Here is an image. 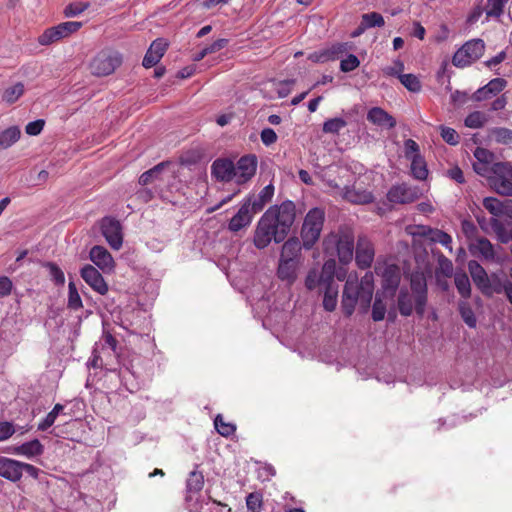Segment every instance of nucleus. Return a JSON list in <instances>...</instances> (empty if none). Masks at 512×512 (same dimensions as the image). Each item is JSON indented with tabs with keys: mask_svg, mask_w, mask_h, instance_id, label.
I'll return each mask as SVG.
<instances>
[{
	"mask_svg": "<svg viewBox=\"0 0 512 512\" xmlns=\"http://www.w3.org/2000/svg\"><path fill=\"white\" fill-rule=\"evenodd\" d=\"M295 217V204L290 200L269 207L259 219L254 231L253 243L256 248L264 249L272 240L276 243L284 241Z\"/></svg>",
	"mask_w": 512,
	"mask_h": 512,
	"instance_id": "obj_1",
	"label": "nucleus"
},
{
	"mask_svg": "<svg viewBox=\"0 0 512 512\" xmlns=\"http://www.w3.org/2000/svg\"><path fill=\"white\" fill-rule=\"evenodd\" d=\"M374 292V276L372 272H366L358 282L356 275L350 274L344 285L341 307L343 313L350 317L357 303L367 311L370 307Z\"/></svg>",
	"mask_w": 512,
	"mask_h": 512,
	"instance_id": "obj_2",
	"label": "nucleus"
},
{
	"mask_svg": "<svg viewBox=\"0 0 512 512\" xmlns=\"http://www.w3.org/2000/svg\"><path fill=\"white\" fill-rule=\"evenodd\" d=\"M411 292L407 288H401L397 298V306L402 316L412 315L413 310L419 317L425 314L428 302V289L423 273H413L410 279Z\"/></svg>",
	"mask_w": 512,
	"mask_h": 512,
	"instance_id": "obj_3",
	"label": "nucleus"
},
{
	"mask_svg": "<svg viewBox=\"0 0 512 512\" xmlns=\"http://www.w3.org/2000/svg\"><path fill=\"white\" fill-rule=\"evenodd\" d=\"M354 233L349 227H340L337 231L329 233L323 240V249L326 255L337 256L343 264H348L354 254Z\"/></svg>",
	"mask_w": 512,
	"mask_h": 512,
	"instance_id": "obj_4",
	"label": "nucleus"
},
{
	"mask_svg": "<svg viewBox=\"0 0 512 512\" xmlns=\"http://www.w3.org/2000/svg\"><path fill=\"white\" fill-rule=\"evenodd\" d=\"M325 221V212L321 208H313L306 214L302 229L301 239L305 249H311L320 238Z\"/></svg>",
	"mask_w": 512,
	"mask_h": 512,
	"instance_id": "obj_5",
	"label": "nucleus"
},
{
	"mask_svg": "<svg viewBox=\"0 0 512 512\" xmlns=\"http://www.w3.org/2000/svg\"><path fill=\"white\" fill-rule=\"evenodd\" d=\"M123 62L122 54L112 49H103L98 52L89 63L92 75L104 77L111 75Z\"/></svg>",
	"mask_w": 512,
	"mask_h": 512,
	"instance_id": "obj_6",
	"label": "nucleus"
},
{
	"mask_svg": "<svg viewBox=\"0 0 512 512\" xmlns=\"http://www.w3.org/2000/svg\"><path fill=\"white\" fill-rule=\"evenodd\" d=\"M491 187L500 195L512 196V165L506 162L492 164Z\"/></svg>",
	"mask_w": 512,
	"mask_h": 512,
	"instance_id": "obj_7",
	"label": "nucleus"
},
{
	"mask_svg": "<svg viewBox=\"0 0 512 512\" xmlns=\"http://www.w3.org/2000/svg\"><path fill=\"white\" fill-rule=\"evenodd\" d=\"M485 51V43L482 39L467 41L458 49L452 57V64L458 68H464L476 62Z\"/></svg>",
	"mask_w": 512,
	"mask_h": 512,
	"instance_id": "obj_8",
	"label": "nucleus"
},
{
	"mask_svg": "<svg viewBox=\"0 0 512 512\" xmlns=\"http://www.w3.org/2000/svg\"><path fill=\"white\" fill-rule=\"evenodd\" d=\"M83 26L79 21H67L60 23L56 26L47 28L39 37L38 43L43 46H48L52 43L60 41L70 35L76 33Z\"/></svg>",
	"mask_w": 512,
	"mask_h": 512,
	"instance_id": "obj_9",
	"label": "nucleus"
},
{
	"mask_svg": "<svg viewBox=\"0 0 512 512\" xmlns=\"http://www.w3.org/2000/svg\"><path fill=\"white\" fill-rule=\"evenodd\" d=\"M481 292L486 296L504 293L509 303L512 305V282L503 271L491 273L488 281L482 286Z\"/></svg>",
	"mask_w": 512,
	"mask_h": 512,
	"instance_id": "obj_10",
	"label": "nucleus"
},
{
	"mask_svg": "<svg viewBox=\"0 0 512 512\" xmlns=\"http://www.w3.org/2000/svg\"><path fill=\"white\" fill-rule=\"evenodd\" d=\"M101 233L114 250H119L123 244L122 226L113 217H104L100 222Z\"/></svg>",
	"mask_w": 512,
	"mask_h": 512,
	"instance_id": "obj_11",
	"label": "nucleus"
},
{
	"mask_svg": "<svg viewBox=\"0 0 512 512\" xmlns=\"http://www.w3.org/2000/svg\"><path fill=\"white\" fill-rule=\"evenodd\" d=\"M351 49L349 43L337 42L329 46L328 48L315 51L310 54L309 59L315 63H326L329 61H335L341 58L348 50Z\"/></svg>",
	"mask_w": 512,
	"mask_h": 512,
	"instance_id": "obj_12",
	"label": "nucleus"
},
{
	"mask_svg": "<svg viewBox=\"0 0 512 512\" xmlns=\"http://www.w3.org/2000/svg\"><path fill=\"white\" fill-rule=\"evenodd\" d=\"M257 157L254 154L242 156L235 165V181L244 184L251 180L257 170Z\"/></svg>",
	"mask_w": 512,
	"mask_h": 512,
	"instance_id": "obj_13",
	"label": "nucleus"
},
{
	"mask_svg": "<svg viewBox=\"0 0 512 512\" xmlns=\"http://www.w3.org/2000/svg\"><path fill=\"white\" fill-rule=\"evenodd\" d=\"M375 256L372 242L365 236H359L355 248V261L360 269H367L371 266Z\"/></svg>",
	"mask_w": 512,
	"mask_h": 512,
	"instance_id": "obj_14",
	"label": "nucleus"
},
{
	"mask_svg": "<svg viewBox=\"0 0 512 512\" xmlns=\"http://www.w3.org/2000/svg\"><path fill=\"white\" fill-rule=\"evenodd\" d=\"M82 279L97 293L105 295L108 285L101 273L92 265H85L80 271Z\"/></svg>",
	"mask_w": 512,
	"mask_h": 512,
	"instance_id": "obj_15",
	"label": "nucleus"
},
{
	"mask_svg": "<svg viewBox=\"0 0 512 512\" xmlns=\"http://www.w3.org/2000/svg\"><path fill=\"white\" fill-rule=\"evenodd\" d=\"M507 86V81L503 78H494L486 85L477 89L471 96V100L481 102L498 95Z\"/></svg>",
	"mask_w": 512,
	"mask_h": 512,
	"instance_id": "obj_16",
	"label": "nucleus"
},
{
	"mask_svg": "<svg viewBox=\"0 0 512 512\" xmlns=\"http://www.w3.org/2000/svg\"><path fill=\"white\" fill-rule=\"evenodd\" d=\"M274 195V186L269 184L265 186L257 195H249L247 196L243 202L248 205V207L255 214L261 212L267 203H269Z\"/></svg>",
	"mask_w": 512,
	"mask_h": 512,
	"instance_id": "obj_17",
	"label": "nucleus"
},
{
	"mask_svg": "<svg viewBox=\"0 0 512 512\" xmlns=\"http://www.w3.org/2000/svg\"><path fill=\"white\" fill-rule=\"evenodd\" d=\"M387 198L392 203L406 204L414 202L418 198V192L407 184H400L389 190Z\"/></svg>",
	"mask_w": 512,
	"mask_h": 512,
	"instance_id": "obj_18",
	"label": "nucleus"
},
{
	"mask_svg": "<svg viewBox=\"0 0 512 512\" xmlns=\"http://www.w3.org/2000/svg\"><path fill=\"white\" fill-rule=\"evenodd\" d=\"M254 215L255 213L252 212L248 205L242 202L238 212L230 219L228 223V230L237 233L240 230L249 227Z\"/></svg>",
	"mask_w": 512,
	"mask_h": 512,
	"instance_id": "obj_19",
	"label": "nucleus"
},
{
	"mask_svg": "<svg viewBox=\"0 0 512 512\" xmlns=\"http://www.w3.org/2000/svg\"><path fill=\"white\" fill-rule=\"evenodd\" d=\"M211 173L217 180L229 182L235 179V164L226 158L216 159L211 166Z\"/></svg>",
	"mask_w": 512,
	"mask_h": 512,
	"instance_id": "obj_20",
	"label": "nucleus"
},
{
	"mask_svg": "<svg viewBox=\"0 0 512 512\" xmlns=\"http://www.w3.org/2000/svg\"><path fill=\"white\" fill-rule=\"evenodd\" d=\"M167 46V42L161 38L154 40L143 58L142 65L145 68H152L157 65L164 56Z\"/></svg>",
	"mask_w": 512,
	"mask_h": 512,
	"instance_id": "obj_21",
	"label": "nucleus"
},
{
	"mask_svg": "<svg viewBox=\"0 0 512 512\" xmlns=\"http://www.w3.org/2000/svg\"><path fill=\"white\" fill-rule=\"evenodd\" d=\"M90 260L103 272L111 271L114 267V260L110 252L103 246L96 245L89 253Z\"/></svg>",
	"mask_w": 512,
	"mask_h": 512,
	"instance_id": "obj_22",
	"label": "nucleus"
},
{
	"mask_svg": "<svg viewBox=\"0 0 512 512\" xmlns=\"http://www.w3.org/2000/svg\"><path fill=\"white\" fill-rule=\"evenodd\" d=\"M20 461L0 456V476L16 483L21 480Z\"/></svg>",
	"mask_w": 512,
	"mask_h": 512,
	"instance_id": "obj_23",
	"label": "nucleus"
},
{
	"mask_svg": "<svg viewBox=\"0 0 512 512\" xmlns=\"http://www.w3.org/2000/svg\"><path fill=\"white\" fill-rule=\"evenodd\" d=\"M367 120L380 127L392 129L396 126L395 118L381 107H373L367 113Z\"/></svg>",
	"mask_w": 512,
	"mask_h": 512,
	"instance_id": "obj_24",
	"label": "nucleus"
},
{
	"mask_svg": "<svg viewBox=\"0 0 512 512\" xmlns=\"http://www.w3.org/2000/svg\"><path fill=\"white\" fill-rule=\"evenodd\" d=\"M400 283V272L397 266H387L382 273V289L394 294Z\"/></svg>",
	"mask_w": 512,
	"mask_h": 512,
	"instance_id": "obj_25",
	"label": "nucleus"
},
{
	"mask_svg": "<svg viewBox=\"0 0 512 512\" xmlns=\"http://www.w3.org/2000/svg\"><path fill=\"white\" fill-rule=\"evenodd\" d=\"M299 261L292 259H280L277 275L282 281L292 284L297 278Z\"/></svg>",
	"mask_w": 512,
	"mask_h": 512,
	"instance_id": "obj_26",
	"label": "nucleus"
},
{
	"mask_svg": "<svg viewBox=\"0 0 512 512\" xmlns=\"http://www.w3.org/2000/svg\"><path fill=\"white\" fill-rule=\"evenodd\" d=\"M343 198L354 204H368L373 202V194L367 190L345 187Z\"/></svg>",
	"mask_w": 512,
	"mask_h": 512,
	"instance_id": "obj_27",
	"label": "nucleus"
},
{
	"mask_svg": "<svg viewBox=\"0 0 512 512\" xmlns=\"http://www.w3.org/2000/svg\"><path fill=\"white\" fill-rule=\"evenodd\" d=\"M13 452L16 455L25 456L27 458H33L43 454L44 446L38 439H33L31 441L22 443L19 446H16Z\"/></svg>",
	"mask_w": 512,
	"mask_h": 512,
	"instance_id": "obj_28",
	"label": "nucleus"
},
{
	"mask_svg": "<svg viewBox=\"0 0 512 512\" xmlns=\"http://www.w3.org/2000/svg\"><path fill=\"white\" fill-rule=\"evenodd\" d=\"M204 486V475L202 472L194 470L189 473L186 481V500H191L194 494H198Z\"/></svg>",
	"mask_w": 512,
	"mask_h": 512,
	"instance_id": "obj_29",
	"label": "nucleus"
},
{
	"mask_svg": "<svg viewBox=\"0 0 512 512\" xmlns=\"http://www.w3.org/2000/svg\"><path fill=\"white\" fill-rule=\"evenodd\" d=\"M472 253L478 254L486 260H493L495 258V251L492 243L485 237H479L471 246Z\"/></svg>",
	"mask_w": 512,
	"mask_h": 512,
	"instance_id": "obj_30",
	"label": "nucleus"
},
{
	"mask_svg": "<svg viewBox=\"0 0 512 512\" xmlns=\"http://www.w3.org/2000/svg\"><path fill=\"white\" fill-rule=\"evenodd\" d=\"M301 243L297 237L289 238L282 246L280 259H292L300 262Z\"/></svg>",
	"mask_w": 512,
	"mask_h": 512,
	"instance_id": "obj_31",
	"label": "nucleus"
},
{
	"mask_svg": "<svg viewBox=\"0 0 512 512\" xmlns=\"http://www.w3.org/2000/svg\"><path fill=\"white\" fill-rule=\"evenodd\" d=\"M469 273L477 286V288L481 291L482 286L488 281V274L485 269L475 260H471L468 262Z\"/></svg>",
	"mask_w": 512,
	"mask_h": 512,
	"instance_id": "obj_32",
	"label": "nucleus"
},
{
	"mask_svg": "<svg viewBox=\"0 0 512 512\" xmlns=\"http://www.w3.org/2000/svg\"><path fill=\"white\" fill-rule=\"evenodd\" d=\"M21 136V131L18 126H10L7 129L0 131V150L8 149L15 144Z\"/></svg>",
	"mask_w": 512,
	"mask_h": 512,
	"instance_id": "obj_33",
	"label": "nucleus"
},
{
	"mask_svg": "<svg viewBox=\"0 0 512 512\" xmlns=\"http://www.w3.org/2000/svg\"><path fill=\"white\" fill-rule=\"evenodd\" d=\"M411 161V174L412 176L420 181L426 180L428 177V168L425 159L422 155H416Z\"/></svg>",
	"mask_w": 512,
	"mask_h": 512,
	"instance_id": "obj_34",
	"label": "nucleus"
},
{
	"mask_svg": "<svg viewBox=\"0 0 512 512\" xmlns=\"http://www.w3.org/2000/svg\"><path fill=\"white\" fill-rule=\"evenodd\" d=\"M454 283L462 298L468 299L471 296V284L468 275L459 271L454 274Z\"/></svg>",
	"mask_w": 512,
	"mask_h": 512,
	"instance_id": "obj_35",
	"label": "nucleus"
},
{
	"mask_svg": "<svg viewBox=\"0 0 512 512\" xmlns=\"http://www.w3.org/2000/svg\"><path fill=\"white\" fill-rule=\"evenodd\" d=\"M324 289V298H323V306L325 310L332 312L335 310L337 305V286H334V284L327 283L322 288Z\"/></svg>",
	"mask_w": 512,
	"mask_h": 512,
	"instance_id": "obj_36",
	"label": "nucleus"
},
{
	"mask_svg": "<svg viewBox=\"0 0 512 512\" xmlns=\"http://www.w3.org/2000/svg\"><path fill=\"white\" fill-rule=\"evenodd\" d=\"M483 206L494 216H500L502 214L507 215V200L502 202L497 198L486 197L483 200Z\"/></svg>",
	"mask_w": 512,
	"mask_h": 512,
	"instance_id": "obj_37",
	"label": "nucleus"
},
{
	"mask_svg": "<svg viewBox=\"0 0 512 512\" xmlns=\"http://www.w3.org/2000/svg\"><path fill=\"white\" fill-rule=\"evenodd\" d=\"M168 165H169V162H161V163L155 165L153 168L145 171L139 177V184L142 186H146V185L152 183L154 180L159 178L160 173Z\"/></svg>",
	"mask_w": 512,
	"mask_h": 512,
	"instance_id": "obj_38",
	"label": "nucleus"
},
{
	"mask_svg": "<svg viewBox=\"0 0 512 512\" xmlns=\"http://www.w3.org/2000/svg\"><path fill=\"white\" fill-rule=\"evenodd\" d=\"M25 92V87L22 82H18L15 85L8 87L4 90L2 100L11 105L15 103Z\"/></svg>",
	"mask_w": 512,
	"mask_h": 512,
	"instance_id": "obj_39",
	"label": "nucleus"
},
{
	"mask_svg": "<svg viewBox=\"0 0 512 512\" xmlns=\"http://www.w3.org/2000/svg\"><path fill=\"white\" fill-rule=\"evenodd\" d=\"M487 121L488 117L485 113L481 111H474L467 115L464 120V124L468 128L478 129L482 128Z\"/></svg>",
	"mask_w": 512,
	"mask_h": 512,
	"instance_id": "obj_40",
	"label": "nucleus"
},
{
	"mask_svg": "<svg viewBox=\"0 0 512 512\" xmlns=\"http://www.w3.org/2000/svg\"><path fill=\"white\" fill-rule=\"evenodd\" d=\"M458 308L461 318L465 324L470 328H475L477 320L471 305L467 301H460Z\"/></svg>",
	"mask_w": 512,
	"mask_h": 512,
	"instance_id": "obj_41",
	"label": "nucleus"
},
{
	"mask_svg": "<svg viewBox=\"0 0 512 512\" xmlns=\"http://www.w3.org/2000/svg\"><path fill=\"white\" fill-rule=\"evenodd\" d=\"M423 234L428 236L432 242L440 243L446 248L450 247V245L452 243L451 236L449 234H447L446 232L439 230V229L428 228V231L423 232Z\"/></svg>",
	"mask_w": 512,
	"mask_h": 512,
	"instance_id": "obj_42",
	"label": "nucleus"
},
{
	"mask_svg": "<svg viewBox=\"0 0 512 512\" xmlns=\"http://www.w3.org/2000/svg\"><path fill=\"white\" fill-rule=\"evenodd\" d=\"M508 0H487L485 13L487 17L499 18L504 13V7Z\"/></svg>",
	"mask_w": 512,
	"mask_h": 512,
	"instance_id": "obj_43",
	"label": "nucleus"
},
{
	"mask_svg": "<svg viewBox=\"0 0 512 512\" xmlns=\"http://www.w3.org/2000/svg\"><path fill=\"white\" fill-rule=\"evenodd\" d=\"M335 273H336L335 259L332 258V259L326 260L323 265L319 281L323 284H327V283L335 284L334 283Z\"/></svg>",
	"mask_w": 512,
	"mask_h": 512,
	"instance_id": "obj_44",
	"label": "nucleus"
},
{
	"mask_svg": "<svg viewBox=\"0 0 512 512\" xmlns=\"http://www.w3.org/2000/svg\"><path fill=\"white\" fill-rule=\"evenodd\" d=\"M64 406L62 404L57 403L53 409L46 415V417L38 424L39 431H46L50 428L56 421L57 416L60 412H62Z\"/></svg>",
	"mask_w": 512,
	"mask_h": 512,
	"instance_id": "obj_45",
	"label": "nucleus"
},
{
	"mask_svg": "<svg viewBox=\"0 0 512 512\" xmlns=\"http://www.w3.org/2000/svg\"><path fill=\"white\" fill-rule=\"evenodd\" d=\"M214 426L217 432L224 437H229L236 431V426L232 423L225 422L221 414L215 417Z\"/></svg>",
	"mask_w": 512,
	"mask_h": 512,
	"instance_id": "obj_46",
	"label": "nucleus"
},
{
	"mask_svg": "<svg viewBox=\"0 0 512 512\" xmlns=\"http://www.w3.org/2000/svg\"><path fill=\"white\" fill-rule=\"evenodd\" d=\"M361 20L363 21V25L366 26L367 29L383 27L385 25V20L383 16L378 12H369L362 14Z\"/></svg>",
	"mask_w": 512,
	"mask_h": 512,
	"instance_id": "obj_47",
	"label": "nucleus"
},
{
	"mask_svg": "<svg viewBox=\"0 0 512 512\" xmlns=\"http://www.w3.org/2000/svg\"><path fill=\"white\" fill-rule=\"evenodd\" d=\"M82 307V300L76 285L74 282L70 281L68 284V308L72 310H79Z\"/></svg>",
	"mask_w": 512,
	"mask_h": 512,
	"instance_id": "obj_48",
	"label": "nucleus"
},
{
	"mask_svg": "<svg viewBox=\"0 0 512 512\" xmlns=\"http://www.w3.org/2000/svg\"><path fill=\"white\" fill-rule=\"evenodd\" d=\"M401 84L411 92H419L421 90V82L414 74L399 75Z\"/></svg>",
	"mask_w": 512,
	"mask_h": 512,
	"instance_id": "obj_49",
	"label": "nucleus"
},
{
	"mask_svg": "<svg viewBox=\"0 0 512 512\" xmlns=\"http://www.w3.org/2000/svg\"><path fill=\"white\" fill-rule=\"evenodd\" d=\"M491 135L500 144H512V130L505 127H497L491 130Z\"/></svg>",
	"mask_w": 512,
	"mask_h": 512,
	"instance_id": "obj_50",
	"label": "nucleus"
},
{
	"mask_svg": "<svg viewBox=\"0 0 512 512\" xmlns=\"http://www.w3.org/2000/svg\"><path fill=\"white\" fill-rule=\"evenodd\" d=\"M347 122L343 118H331L324 122L323 132L337 134L341 129L346 127Z\"/></svg>",
	"mask_w": 512,
	"mask_h": 512,
	"instance_id": "obj_51",
	"label": "nucleus"
},
{
	"mask_svg": "<svg viewBox=\"0 0 512 512\" xmlns=\"http://www.w3.org/2000/svg\"><path fill=\"white\" fill-rule=\"evenodd\" d=\"M247 509L251 512H260L263 506V496L259 492H252L246 497Z\"/></svg>",
	"mask_w": 512,
	"mask_h": 512,
	"instance_id": "obj_52",
	"label": "nucleus"
},
{
	"mask_svg": "<svg viewBox=\"0 0 512 512\" xmlns=\"http://www.w3.org/2000/svg\"><path fill=\"white\" fill-rule=\"evenodd\" d=\"M44 266L48 269L49 275L56 285H64L65 276L57 264L53 262H47L44 264Z\"/></svg>",
	"mask_w": 512,
	"mask_h": 512,
	"instance_id": "obj_53",
	"label": "nucleus"
},
{
	"mask_svg": "<svg viewBox=\"0 0 512 512\" xmlns=\"http://www.w3.org/2000/svg\"><path fill=\"white\" fill-rule=\"evenodd\" d=\"M386 313V305L385 303L378 297V294L375 297V301L372 306V319L375 322L382 321L385 317Z\"/></svg>",
	"mask_w": 512,
	"mask_h": 512,
	"instance_id": "obj_54",
	"label": "nucleus"
},
{
	"mask_svg": "<svg viewBox=\"0 0 512 512\" xmlns=\"http://www.w3.org/2000/svg\"><path fill=\"white\" fill-rule=\"evenodd\" d=\"M440 130L441 137L446 143L450 145H457L459 143L460 136L455 129L446 126H440Z\"/></svg>",
	"mask_w": 512,
	"mask_h": 512,
	"instance_id": "obj_55",
	"label": "nucleus"
},
{
	"mask_svg": "<svg viewBox=\"0 0 512 512\" xmlns=\"http://www.w3.org/2000/svg\"><path fill=\"white\" fill-rule=\"evenodd\" d=\"M360 65V61L358 57L354 54H349L345 59H342L340 62V70L342 72H351L358 68Z\"/></svg>",
	"mask_w": 512,
	"mask_h": 512,
	"instance_id": "obj_56",
	"label": "nucleus"
},
{
	"mask_svg": "<svg viewBox=\"0 0 512 512\" xmlns=\"http://www.w3.org/2000/svg\"><path fill=\"white\" fill-rule=\"evenodd\" d=\"M88 3L76 2L71 3L64 9V15L66 17H75L82 12H84L88 8Z\"/></svg>",
	"mask_w": 512,
	"mask_h": 512,
	"instance_id": "obj_57",
	"label": "nucleus"
},
{
	"mask_svg": "<svg viewBox=\"0 0 512 512\" xmlns=\"http://www.w3.org/2000/svg\"><path fill=\"white\" fill-rule=\"evenodd\" d=\"M474 157L477 160L476 162L491 165L494 158V154L488 149L477 147L474 151Z\"/></svg>",
	"mask_w": 512,
	"mask_h": 512,
	"instance_id": "obj_58",
	"label": "nucleus"
},
{
	"mask_svg": "<svg viewBox=\"0 0 512 512\" xmlns=\"http://www.w3.org/2000/svg\"><path fill=\"white\" fill-rule=\"evenodd\" d=\"M404 153H405L406 159H408V160L412 159L416 155H421L419 145L413 139L405 140Z\"/></svg>",
	"mask_w": 512,
	"mask_h": 512,
	"instance_id": "obj_59",
	"label": "nucleus"
},
{
	"mask_svg": "<svg viewBox=\"0 0 512 512\" xmlns=\"http://www.w3.org/2000/svg\"><path fill=\"white\" fill-rule=\"evenodd\" d=\"M45 126V121L43 119H37L35 121L29 122L25 126V132L30 136L39 135Z\"/></svg>",
	"mask_w": 512,
	"mask_h": 512,
	"instance_id": "obj_60",
	"label": "nucleus"
},
{
	"mask_svg": "<svg viewBox=\"0 0 512 512\" xmlns=\"http://www.w3.org/2000/svg\"><path fill=\"white\" fill-rule=\"evenodd\" d=\"M404 71V63L401 60H395L393 62V65L387 66L383 68V73L387 76H397L399 78V75H403L402 72Z\"/></svg>",
	"mask_w": 512,
	"mask_h": 512,
	"instance_id": "obj_61",
	"label": "nucleus"
},
{
	"mask_svg": "<svg viewBox=\"0 0 512 512\" xmlns=\"http://www.w3.org/2000/svg\"><path fill=\"white\" fill-rule=\"evenodd\" d=\"M19 469L21 472V477L23 476V473L25 472L35 480H37L39 478V475L41 473V470L39 468H37L36 466L29 464V463L21 462V461H20Z\"/></svg>",
	"mask_w": 512,
	"mask_h": 512,
	"instance_id": "obj_62",
	"label": "nucleus"
},
{
	"mask_svg": "<svg viewBox=\"0 0 512 512\" xmlns=\"http://www.w3.org/2000/svg\"><path fill=\"white\" fill-rule=\"evenodd\" d=\"M320 276L315 271H310L306 277L305 285L307 289L313 290L317 287L323 288L325 284L321 283Z\"/></svg>",
	"mask_w": 512,
	"mask_h": 512,
	"instance_id": "obj_63",
	"label": "nucleus"
},
{
	"mask_svg": "<svg viewBox=\"0 0 512 512\" xmlns=\"http://www.w3.org/2000/svg\"><path fill=\"white\" fill-rule=\"evenodd\" d=\"M261 141L264 145L270 146L277 141V134L272 128H264L260 134Z\"/></svg>",
	"mask_w": 512,
	"mask_h": 512,
	"instance_id": "obj_64",
	"label": "nucleus"
}]
</instances>
